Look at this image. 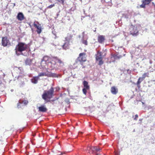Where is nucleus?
Segmentation results:
<instances>
[{"label":"nucleus","mask_w":155,"mask_h":155,"mask_svg":"<svg viewBox=\"0 0 155 155\" xmlns=\"http://www.w3.org/2000/svg\"><path fill=\"white\" fill-rule=\"evenodd\" d=\"M96 60L99 61L98 64L100 65H101L103 64L104 63V61L102 60V59L100 60Z\"/></svg>","instance_id":"b1692460"},{"label":"nucleus","mask_w":155,"mask_h":155,"mask_svg":"<svg viewBox=\"0 0 155 155\" xmlns=\"http://www.w3.org/2000/svg\"><path fill=\"white\" fill-rule=\"evenodd\" d=\"M54 89L53 87H51L48 91H45L42 95V97L46 102H49L50 100L54 96Z\"/></svg>","instance_id":"7ed1b4c3"},{"label":"nucleus","mask_w":155,"mask_h":155,"mask_svg":"<svg viewBox=\"0 0 155 155\" xmlns=\"http://www.w3.org/2000/svg\"><path fill=\"white\" fill-rule=\"evenodd\" d=\"M55 5L54 4H51V5H49L48 6L47 8H51L53 7Z\"/></svg>","instance_id":"bb28decb"},{"label":"nucleus","mask_w":155,"mask_h":155,"mask_svg":"<svg viewBox=\"0 0 155 155\" xmlns=\"http://www.w3.org/2000/svg\"><path fill=\"white\" fill-rule=\"evenodd\" d=\"M28 101L27 100H24L23 101L21 102H19L18 103V104L17 105L18 106L20 105V104H21V103L25 105H26L28 103Z\"/></svg>","instance_id":"412c9836"},{"label":"nucleus","mask_w":155,"mask_h":155,"mask_svg":"<svg viewBox=\"0 0 155 155\" xmlns=\"http://www.w3.org/2000/svg\"><path fill=\"white\" fill-rule=\"evenodd\" d=\"M17 18L20 21H21L25 19L24 16L21 12H19L18 13L17 16Z\"/></svg>","instance_id":"f8f14e48"},{"label":"nucleus","mask_w":155,"mask_h":155,"mask_svg":"<svg viewBox=\"0 0 155 155\" xmlns=\"http://www.w3.org/2000/svg\"><path fill=\"white\" fill-rule=\"evenodd\" d=\"M69 45V42L66 41L62 46L63 49L64 50L68 49Z\"/></svg>","instance_id":"4468645a"},{"label":"nucleus","mask_w":155,"mask_h":155,"mask_svg":"<svg viewBox=\"0 0 155 155\" xmlns=\"http://www.w3.org/2000/svg\"><path fill=\"white\" fill-rule=\"evenodd\" d=\"M139 26L135 25H131L129 29V31L131 35H137L138 33V27Z\"/></svg>","instance_id":"20e7f679"},{"label":"nucleus","mask_w":155,"mask_h":155,"mask_svg":"<svg viewBox=\"0 0 155 155\" xmlns=\"http://www.w3.org/2000/svg\"><path fill=\"white\" fill-rule=\"evenodd\" d=\"M64 0H61V3L63 5L64 4Z\"/></svg>","instance_id":"c85d7f7f"},{"label":"nucleus","mask_w":155,"mask_h":155,"mask_svg":"<svg viewBox=\"0 0 155 155\" xmlns=\"http://www.w3.org/2000/svg\"><path fill=\"white\" fill-rule=\"evenodd\" d=\"M46 76L48 77H58V75L55 73H52L51 72L46 73L45 72L40 73L38 76L39 78L40 77Z\"/></svg>","instance_id":"423d86ee"},{"label":"nucleus","mask_w":155,"mask_h":155,"mask_svg":"<svg viewBox=\"0 0 155 155\" xmlns=\"http://www.w3.org/2000/svg\"><path fill=\"white\" fill-rule=\"evenodd\" d=\"M110 91L113 94L115 95L118 92V89L116 87L113 86L111 87Z\"/></svg>","instance_id":"ddd939ff"},{"label":"nucleus","mask_w":155,"mask_h":155,"mask_svg":"<svg viewBox=\"0 0 155 155\" xmlns=\"http://www.w3.org/2000/svg\"><path fill=\"white\" fill-rule=\"evenodd\" d=\"M101 150V149L97 147H88L86 150L87 153L92 154L94 153H97Z\"/></svg>","instance_id":"39448f33"},{"label":"nucleus","mask_w":155,"mask_h":155,"mask_svg":"<svg viewBox=\"0 0 155 155\" xmlns=\"http://www.w3.org/2000/svg\"><path fill=\"white\" fill-rule=\"evenodd\" d=\"M27 49L28 45L25 43L19 42L15 48V53L17 55H19L22 54V51H26Z\"/></svg>","instance_id":"f03ea898"},{"label":"nucleus","mask_w":155,"mask_h":155,"mask_svg":"<svg viewBox=\"0 0 155 155\" xmlns=\"http://www.w3.org/2000/svg\"><path fill=\"white\" fill-rule=\"evenodd\" d=\"M82 43L86 45H87L88 44L87 41V40H84L82 41Z\"/></svg>","instance_id":"a878e982"},{"label":"nucleus","mask_w":155,"mask_h":155,"mask_svg":"<svg viewBox=\"0 0 155 155\" xmlns=\"http://www.w3.org/2000/svg\"><path fill=\"white\" fill-rule=\"evenodd\" d=\"M142 80V78L141 77H140L137 83V87L139 88H140V83L143 81Z\"/></svg>","instance_id":"aec40b11"},{"label":"nucleus","mask_w":155,"mask_h":155,"mask_svg":"<svg viewBox=\"0 0 155 155\" xmlns=\"http://www.w3.org/2000/svg\"><path fill=\"white\" fill-rule=\"evenodd\" d=\"M138 117V115L137 114H136L135 115V117L134 118V120H137V118Z\"/></svg>","instance_id":"cd10ccee"},{"label":"nucleus","mask_w":155,"mask_h":155,"mask_svg":"<svg viewBox=\"0 0 155 155\" xmlns=\"http://www.w3.org/2000/svg\"><path fill=\"white\" fill-rule=\"evenodd\" d=\"M85 53H81L79 55L78 59L80 62H84L86 61V58L85 57Z\"/></svg>","instance_id":"6e6552de"},{"label":"nucleus","mask_w":155,"mask_h":155,"mask_svg":"<svg viewBox=\"0 0 155 155\" xmlns=\"http://www.w3.org/2000/svg\"><path fill=\"white\" fill-rule=\"evenodd\" d=\"M89 90V89H87L84 88L82 89V91L83 94L85 95H86L87 93V90Z\"/></svg>","instance_id":"393cba45"},{"label":"nucleus","mask_w":155,"mask_h":155,"mask_svg":"<svg viewBox=\"0 0 155 155\" xmlns=\"http://www.w3.org/2000/svg\"><path fill=\"white\" fill-rule=\"evenodd\" d=\"M117 58L118 57L116 55L113 54L111 55V58L114 59V60L113 61H114L115 60L117 59Z\"/></svg>","instance_id":"5701e85b"},{"label":"nucleus","mask_w":155,"mask_h":155,"mask_svg":"<svg viewBox=\"0 0 155 155\" xmlns=\"http://www.w3.org/2000/svg\"><path fill=\"white\" fill-rule=\"evenodd\" d=\"M96 155H98V154H96Z\"/></svg>","instance_id":"2f4dec72"},{"label":"nucleus","mask_w":155,"mask_h":155,"mask_svg":"<svg viewBox=\"0 0 155 155\" xmlns=\"http://www.w3.org/2000/svg\"><path fill=\"white\" fill-rule=\"evenodd\" d=\"M149 73H145L143 75L142 77H141L142 78V80H143L144 79L147 77H148Z\"/></svg>","instance_id":"4be33fe9"},{"label":"nucleus","mask_w":155,"mask_h":155,"mask_svg":"<svg viewBox=\"0 0 155 155\" xmlns=\"http://www.w3.org/2000/svg\"><path fill=\"white\" fill-rule=\"evenodd\" d=\"M38 110L40 112H46L48 109L45 105H41L38 108Z\"/></svg>","instance_id":"1a4fd4ad"},{"label":"nucleus","mask_w":155,"mask_h":155,"mask_svg":"<svg viewBox=\"0 0 155 155\" xmlns=\"http://www.w3.org/2000/svg\"><path fill=\"white\" fill-rule=\"evenodd\" d=\"M32 62V60L30 59L27 58L25 61V64L27 65H30Z\"/></svg>","instance_id":"6ab92c4d"},{"label":"nucleus","mask_w":155,"mask_h":155,"mask_svg":"<svg viewBox=\"0 0 155 155\" xmlns=\"http://www.w3.org/2000/svg\"><path fill=\"white\" fill-rule=\"evenodd\" d=\"M147 59V58H143V59H142V60H144V59Z\"/></svg>","instance_id":"c756f323"},{"label":"nucleus","mask_w":155,"mask_h":155,"mask_svg":"<svg viewBox=\"0 0 155 155\" xmlns=\"http://www.w3.org/2000/svg\"><path fill=\"white\" fill-rule=\"evenodd\" d=\"M57 61L60 64L62 65H64L63 62L57 57H50L48 56H44L41 62V65L43 67H45V65L48 63V66L49 68L52 70L57 67L56 61Z\"/></svg>","instance_id":"f257e3e1"},{"label":"nucleus","mask_w":155,"mask_h":155,"mask_svg":"<svg viewBox=\"0 0 155 155\" xmlns=\"http://www.w3.org/2000/svg\"><path fill=\"white\" fill-rule=\"evenodd\" d=\"M9 42V40L8 39L7 37H4L2 38V42L3 46H7Z\"/></svg>","instance_id":"9d476101"},{"label":"nucleus","mask_w":155,"mask_h":155,"mask_svg":"<svg viewBox=\"0 0 155 155\" xmlns=\"http://www.w3.org/2000/svg\"><path fill=\"white\" fill-rule=\"evenodd\" d=\"M83 84L84 85V88L87 89H90V86L88 84V82L85 81L83 82Z\"/></svg>","instance_id":"a211bd4d"},{"label":"nucleus","mask_w":155,"mask_h":155,"mask_svg":"<svg viewBox=\"0 0 155 155\" xmlns=\"http://www.w3.org/2000/svg\"><path fill=\"white\" fill-rule=\"evenodd\" d=\"M105 40V37L103 35H99L97 38V40L100 43H103Z\"/></svg>","instance_id":"9b49d317"},{"label":"nucleus","mask_w":155,"mask_h":155,"mask_svg":"<svg viewBox=\"0 0 155 155\" xmlns=\"http://www.w3.org/2000/svg\"><path fill=\"white\" fill-rule=\"evenodd\" d=\"M36 24L35 22L33 23V26L37 29V32L38 34H40L42 31V28L41 27V25L38 21H37Z\"/></svg>","instance_id":"0eeeda50"},{"label":"nucleus","mask_w":155,"mask_h":155,"mask_svg":"<svg viewBox=\"0 0 155 155\" xmlns=\"http://www.w3.org/2000/svg\"><path fill=\"white\" fill-rule=\"evenodd\" d=\"M72 36V35L68 34L67 36L65 38L66 41L70 42V41L71 39Z\"/></svg>","instance_id":"f3484780"},{"label":"nucleus","mask_w":155,"mask_h":155,"mask_svg":"<svg viewBox=\"0 0 155 155\" xmlns=\"http://www.w3.org/2000/svg\"><path fill=\"white\" fill-rule=\"evenodd\" d=\"M56 1H58L59 2H61V0H56Z\"/></svg>","instance_id":"7c9ffc66"},{"label":"nucleus","mask_w":155,"mask_h":155,"mask_svg":"<svg viewBox=\"0 0 155 155\" xmlns=\"http://www.w3.org/2000/svg\"><path fill=\"white\" fill-rule=\"evenodd\" d=\"M102 59V53L101 52L98 51L96 54V60H100Z\"/></svg>","instance_id":"dca6fc26"},{"label":"nucleus","mask_w":155,"mask_h":155,"mask_svg":"<svg viewBox=\"0 0 155 155\" xmlns=\"http://www.w3.org/2000/svg\"><path fill=\"white\" fill-rule=\"evenodd\" d=\"M39 79V78L38 76L34 77L32 79H31V81L32 83L34 84H36L38 83V80Z\"/></svg>","instance_id":"2eb2a0df"}]
</instances>
